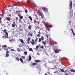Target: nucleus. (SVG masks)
<instances>
[{"label": "nucleus", "instance_id": "nucleus-1", "mask_svg": "<svg viewBox=\"0 0 75 75\" xmlns=\"http://www.w3.org/2000/svg\"><path fill=\"white\" fill-rule=\"evenodd\" d=\"M44 24V25L45 26V28L46 29V30L48 31L50 30V28H51L52 27V25H48L47 24V23L46 22L44 21L42 22Z\"/></svg>", "mask_w": 75, "mask_h": 75}, {"label": "nucleus", "instance_id": "nucleus-2", "mask_svg": "<svg viewBox=\"0 0 75 75\" xmlns=\"http://www.w3.org/2000/svg\"><path fill=\"white\" fill-rule=\"evenodd\" d=\"M34 23L35 24H37L39 25L40 23V21H37L36 20H33Z\"/></svg>", "mask_w": 75, "mask_h": 75}, {"label": "nucleus", "instance_id": "nucleus-3", "mask_svg": "<svg viewBox=\"0 0 75 75\" xmlns=\"http://www.w3.org/2000/svg\"><path fill=\"white\" fill-rule=\"evenodd\" d=\"M32 41L33 42H32V41L30 42V43L32 45H35L36 44V43H35V41L34 40L32 39Z\"/></svg>", "mask_w": 75, "mask_h": 75}, {"label": "nucleus", "instance_id": "nucleus-4", "mask_svg": "<svg viewBox=\"0 0 75 75\" xmlns=\"http://www.w3.org/2000/svg\"><path fill=\"white\" fill-rule=\"evenodd\" d=\"M38 12H39L40 15V16H41V18H43V16L42 15V13H41V12L39 10H38Z\"/></svg>", "mask_w": 75, "mask_h": 75}, {"label": "nucleus", "instance_id": "nucleus-5", "mask_svg": "<svg viewBox=\"0 0 75 75\" xmlns=\"http://www.w3.org/2000/svg\"><path fill=\"white\" fill-rule=\"evenodd\" d=\"M54 52L55 54H57L59 52V51L58 49H57L55 50Z\"/></svg>", "mask_w": 75, "mask_h": 75}, {"label": "nucleus", "instance_id": "nucleus-6", "mask_svg": "<svg viewBox=\"0 0 75 75\" xmlns=\"http://www.w3.org/2000/svg\"><path fill=\"white\" fill-rule=\"evenodd\" d=\"M42 10L43 11L45 12L46 11H47V8L43 7L42 8Z\"/></svg>", "mask_w": 75, "mask_h": 75}, {"label": "nucleus", "instance_id": "nucleus-7", "mask_svg": "<svg viewBox=\"0 0 75 75\" xmlns=\"http://www.w3.org/2000/svg\"><path fill=\"white\" fill-rule=\"evenodd\" d=\"M72 2L71 1L70 3V4L69 6L70 7V9H72Z\"/></svg>", "mask_w": 75, "mask_h": 75}, {"label": "nucleus", "instance_id": "nucleus-8", "mask_svg": "<svg viewBox=\"0 0 75 75\" xmlns=\"http://www.w3.org/2000/svg\"><path fill=\"white\" fill-rule=\"evenodd\" d=\"M30 38H29L27 39V44H28L30 43Z\"/></svg>", "mask_w": 75, "mask_h": 75}, {"label": "nucleus", "instance_id": "nucleus-9", "mask_svg": "<svg viewBox=\"0 0 75 75\" xmlns=\"http://www.w3.org/2000/svg\"><path fill=\"white\" fill-rule=\"evenodd\" d=\"M41 62V61L40 60H37V59H36L35 60V62L36 63L40 62Z\"/></svg>", "mask_w": 75, "mask_h": 75}, {"label": "nucleus", "instance_id": "nucleus-10", "mask_svg": "<svg viewBox=\"0 0 75 75\" xmlns=\"http://www.w3.org/2000/svg\"><path fill=\"white\" fill-rule=\"evenodd\" d=\"M19 40L21 41V42L22 44H23L24 41H23V39H19Z\"/></svg>", "mask_w": 75, "mask_h": 75}, {"label": "nucleus", "instance_id": "nucleus-11", "mask_svg": "<svg viewBox=\"0 0 75 75\" xmlns=\"http://www.w3.org/2000/svg\"><path fill=\"white\" fill-rule=\"evenodd\" d=\"M32 0H27V4L30 3L31 2Z\"/></svg>", "mask_w": 75, "mask_h": 75}, {"label": "nucleus", "instance_id": "nucleus-12", "mask_svg": "<svg viewBox=\"0 0 75 75\" xmlns=\"http://www.w3.org/2000/svg\"><path fill=\"white\" fill-rule=\"evenodd\" d=\"M71 31L73 33V35L74 36H75V33H74V32L72 28L71 29Z\"/></svg>", "mask_w": 75, "mask_h": 75}, {"label": "nucleus", "instance_id": "nucleus-13", "mask_svg": "<svg viewBox=\"0 0 75 75\" xmlns=\"http://www.w3.org/2000/svg\"><path fill=\"white\" fill-rule=\"evenodd\" d=\"M31 27H32V25H29L28 26V28L29 29V30H31V29H32Z\"/></svg>", "mask_w": 75, "mask_h": 75}, {"label": "nucleus", "instance_id": "nucleus-14", "mask_svg": "<svg viewBox=\"0 0 75 75\" xmlns=\"http://www.w3.org/2000/svg\"><path fill=\"white\" fill-rule=\"evenodd\" d=\"M11 47H8V48H6V49H4V50H6V51H8L9 49H10V48H11Z\"/></svg>", "mask_w": 75, "mask_h": 75}, {"label": "nucleus", "instance_id": "nucleus-15", "mask_svg": "<svg viewBox=\"0 0 75 75\" xmlns=\"http://www.w3.org/2000/svg\"><path fill=\"white\" fill-rule=\"evenodd\" d=\"M70 71L71 72H73V73H75V70H74V69H71L70 70Z\"/></svg>", "mask_w": 75, "mask_h": 75}, {"label": "nucleus", "instance_id": "nucleus-16", "mask_svg": "<svg viewBox=\"0 0 75 75\" xmlns=\"http://www.w3.org/2000/svg\"><path fill=\"white\" fill-rule=\"evenodd\" d=\"M19 60L21 62V63H23V59H22V58H20L19 59Z\"/></svg>", "mask_w": 75, "mask_h": 75}, {"label": "nucleus", "instance_id": "nucleus-17", "mask_svg": "<svg viewBox=\"0 0 75 75\" xmlns=\"http://www.w3.org/2000/svg\"><path fill=\"white\" fill-rule=\"evenodd\" d=\"M38 39H39V40H38V42H41L42 41V39L41 38H38Z\"/></svg>", "mask_w": 75, "mask_h": 75}, {"label": "nucleus", "instance_id": "nucleus-18", "mask_svg": "<svg viewBox=\"0 0 75 75\" xmlns=\"http://www.w3.org/2000/svg\"><path fill=\"white\" fill-rule=\"evenodd\" d=\"M32 59L31 56L30 55L29 56V61H30Z\"/></svg>", "mask_w": 75, "mask_h": 75}, {"label": "nucleus", "instance_id": "nucleus-19", "mask_svg": "<svg viewBox=\"0 0 75 75\" xmlns=\"http://www.w3.org/2000/svg\"><path fill=\"white\" fill-rule=\"evenodd\" d=\"M42 43L45 46V45H46V43L45 42H44L43 40L42 41Z\"/></svg>", "mask_w": 75, "mask_h": 75}, {"label": "nucleus", "instance_id": "nucleus-20", "mask_svg": "<svg viewBox=\"0 0 75 75\" xmlns=\"http://www.w3.org/2000/svg\"><path fill=\"white\" fill-rule=\"evenodd\" d=\"M37 64V63H34L32 64V65L33 66H35V65H36Z\"/></svg>", "mask_w": 75, "mask_h": 75}, {"label": "nucleus", "instance_id": "nucleus-21", "mask_svg": "<svg viewBox=\"0 0 75 75\" xmlns=\"http://www.w3.org/2000/svg\"><path fill=\"white\" fill-rule=\"evenodd\" d=\"M28 18H29V19H30V20L31 21H33L32 18L30 16H29Z\"/></svg>", "mask_w": 75, "mask_h": 75}, {"label": "nucleus", "instance_id": "nucleus-22", "mask_svg": "<svg viewBox=\"0 0 75 75\" xmlns=\"http://www.w3.org/2000/svg\"><path fill=\"white\" fill-rule=\"evenodd\" d=\"M17 5H18V4H13V6H17Z\"/></svg>", "mask_w": 75, "mask_h": 75}, {"label": "nucleus", "instance_id": "nucleus-23", "mask_svg": "<svg viewBox=\"0 0 75 75\" xmlns=\"http://www.w3.org/2000/svg\"><path fill=\"white\" fill-rule=\"evenodd\" d=\"M6 20L8 21H9L10 20V19L8 17H6Z\"/></svg>", "mask_w": 75, "mask_h": 75}, {"label": "nucleus", "instance_id": "nucleus-24", "mask_svg": "<svg viewBox=\"0 0 75 75\" xmlns=\"http://www.w3.org/2000/svg\"><path fill=\"white\" fill-rule=\"evenodd\" d=\"M3 32L4 33H7V30L6 29H5L3 31Z\"/></svg>", "mask_w": 75, "mask_h": 75}, {"label": "nucleus", "instance_id": "nucleus-25", "mask_svg": "<svg viewBox=\"0 0 75 75\" xmlns=\"http://www.w3.org/2000/svg\"><path fill=\"white\" fill-rule=\"evenodd\" d=\"M29 51H33L32 49L30 48H29Z\"/></svg>", "mask_w": 75, "mask_h": 75}, {"label": "nucleus", "instance_id": "nucleus-26", "mask_svg": "<svg viewBox=\"0 0 75 75\" xmlns=\"http://www.w3.org/2000/svg\"><path fill=\"white\" fill-rule=\"evenodd\" d=\"M16 59L17 61H19V58L18 57H16Z\"/></svg>", "mask_w": 75, "mask_h": 75}, {"label": "nucleus", "instance_id": "nucleus-27", "mask_svg": "<svg viewBox=\"0 0 75 75\" xmlns=\"http://www.w3.org/2000/svg\"><path fill=\"white\" fill-rule=\"evenodd\" d=\"M60 71H62V72H64V73H65V72H64V70H62V69H60Z\"/></svg>", "mask_w": 75, "mask_h": 75}, {"label": "nucleus", "instance_id": "nucleus-28", "mask_svg": "<svg viewBox=\"0 0 75 75\" xmlns=\"http://www.w3.org/2000/svg\"><path fill=\"white\" fill-rule=\"evenodd\" d=\"M19 18L21 20L23 19V16H19Z\"/></svg>", "mask_w": 75, "mask_h": 75}, {"label": "nucleus", "instance_id": "nucleus-29", "mask_svg": "<svg viewBox=\"0 0 75 75\" xmlns=\"http://www.w3.org/2000/svg\"><path fill=\"white\" fill-rule=\"evenodd\" d=\"M2 47H4V48H6L7 47V46L5 45H4L2 46Z\"/></svg>", "mask_w": 75, "mask_h": 75}, {"label": "nucleus", "instance_id": "nucleus-30", "mask_svg": "<svg viewBox=\"0 0 75 75\" xmlns=\"http://www.w3.org/2000/svg\"><path fill=\"white\" fill-rule=\"evenodd\" d=\"M16 13L17 14L18 13H20V12L18 11H16Z\"/></svg>", "mask_w": 75, "mask_h": 75}, {"label": "nucleus", "instance_id": "nucleus-31", "mask_svg": "<svg viewBox=\"0 0 75 75\" xmlns=\"http://www.w3.org/2000/svg\"><path fill=\"white\" fill-rule=\"evenodd\" d=\"M4 10L2 11V15L1 16L2 18H3V16L4 15Z\"/></svg>", "mask_w": 75, "mask_h": 75}, {"label": "nucleus", "instance_id": "nucleus-32", "mask_svg": "<svg viewBox=\"0 0 75 75\" xmlns=\"http://www.w3.org/2000/svg\"><path fill=\"white\" fill-rule=\"evenodd\" d=\"M38 40V38L36 37V39L35 40V42H37Z\"/></svg>", "mask_w": 75, "mask_h": 75}, {"label": "nucleus", "instance_id": "nucleus-33", "mask_svg": "<svg viewBox=\"0 0 75 75\" xmlns=\"http://www.w3.org/2000/svg\"><path fill=\"white\" fill-rule=\"evenodd\" d=\"M9 56V55L8 54H6V57H8Z\"/></svg>", "mask_w": 75, "mask_h": 75}, {"label": "nucleus", "instance_id": "nucleus-34", "mask_svg": "<svg viewBox=\"0 0 75 75\" xmlns=\"http://www.w3.org/2000/svg\"><path fill=\"white\" fill-rule=\"evenodd\" d=\"M12 27L15 28V25L14 24H12Z\"/></svg>", "mask_w": 75, "mask_h": 75}, {"label": "nucleus", "instance_id": "nucleus-35", "mask_svg": "<svg viewBox=\"0 0 75 75\" xmlns=\"http://www.w3.org/2000/svg\"><path fill=\"white\" fill-rule=\"evenodd\" d=\"M24 54H25V55H27V52H24Z\"/></svg>", "mask_w": 75, "mask_h": 75}, {"label": "nucleus", "instance_id": "nucleus-36", "mask_svg": "<svg viewBox=\"0 0 75 75\" xmlns=\"http://www.w3.org/2000/svg\"><path fill=\"white\" fill-rule=\"evenodd\" d=\"M41 40H44V37L43 36H42L41 37Z\"/></svg>", "mask_w": 75, "mask_h": 75}, {"label": "nucleus", "instance_id": "nucleus-37", "mask_svg": "<svg viewBox=\"0 0 75 75\" xmlns=\"http://www.w3.org/2000/svg\"><path fill=\"white\" fill-rule=\"evenodd\" d=\"M17 15L18 16H19V17L21 16V14H19V13H18Z\"/></svg>", "mask_w": 75, "mask_h": 75}, {"label": "nucleus", "instance_id": "nucleus-38", "mask_svg": "<svg viewBox=\"0 0 75 75\" xmlns=\"http://www.w3.org/2000/svg\"><path fill=\"white\" fill-rule=\"evenodd\" d=\"M39 47V45H37V46H36V49H38Z\"/></svg>", "mask_w": 75, "mask_h": 75}, {"label": "nucleus", "instance_id": "nucleus-39", "mask_svg": "<svg viewBox=\"0 0 75 75\" xmlns=\"http://www.w3.org/2000/svg\"><path fill=\"white\" fill-rule=\"evenodd\" d=\"M25 12L26 13H28V11L27 9H25Z\"/></svg>", "mask_w": 75, "mask_h": 75}, {"label": "nucleus", "instance_id": "nucleus-40", "mask_svg": "<svg viewBox=\"0 0 75 75\" xmlns=\"http://www.w3.org/2000/svg\"><path fill=\"white\" fill-rule=\"evenodd\" d=\"M17 50H18V52H19L20 51V49L19 48H18L17 49Z\"/></svg>", "mask_w": 75, "mask_h": 75}, {"label": "nucleus", "instance_id": "nucleus-41", "mask_svg": "<svg viewBox=\"0 0 75 75\" xmlns=\"http://www.w3.org/2000/svg\"><path fill=\"white\" fill-rule=\"evenodd\" d=\"M29 35L30 36H32L33 34L30 33V34H29Z\"/></svg>", "mask_w": 75, "mask_h": 75}, {"label": "nucleus", "instance_id": "nucleus-42", "mask_svg": "<svg viewBox=\"0 0 75 75\" xmlns=\"http://www.w3.org/2000/svg\"><path fill=\"white\" fill-rule=\"evenodd\" d=\"M40 48L42 49H43L44 48V47L43 46H40Z\"/></svg>", "mask_w": 75, "mask_h": 75}, {"label": "nucleus", "instance_id": "nucleus-43", "mask_svg": "<svg viewBox=\"0 0 75 75\" xmlns=\"http://www.w3.org/2000/svg\"><path fill=\"white\" fill-rule=\"evenodd\" d=\"M9 53V52H8V51H6V54H8Z\"/></svg>", "mask_w": 75, "mask_h": 75}, {"label": "nucleus", "instance_id": "nucleus-44", "mask_svg": "<svg viewBox=\"0 0 75 75\" xmlns=\"http://www.w3.org/2000/svg\"><path fill=\"white\" fill-rule=\"evenodd\" d=\"M11 51H15V50L12 49H11Z\"/></svg>", "mask_w": 75, "mask_h": 75}, {"label": "nucleus", "instance_id": "nucleus-45", "mask_svg": "<svg viewBox=\"0 0 75 75\" xmlns=\"http://www.w3.org/2000/svg\"><path fill=\"white\" fill-rule=\"evenodd\" d=\"M37 36L38 37H40V35H39V34H38Z\"/></svg>", "mask_w": 75, "mask_h": 75}, {"label": "nucleus", "instance_id": "nucleus-46", "mask_svg": "<svg viewBox=\"0 0 75 75\" xmlns=\"http://www.w3.org/2000/svg\"><path fill=\"white\" fill-rule=\"evenodd\" d=\"M22 57L23 58V59H25V57H24V56H23V57Z\"/></svg>", "mask_w": 75, "mask_h": 75}, {"label": "nucleus", "instance_id": "nucleus-47", "mask_svg": "<svg viewBox=\"0 0 75 75\" xmlns=\"http://www.w3.org/2000/svg\"><path fill=\"white\" fill-rule=\"evenodd\" d=\"M6 33V35L7 36H8V33L7 32L5 33Z\"/></svg>", "mask_w": 75, "mask_h": 75}, {"label": "nucleus", "instance_id": "nucleus-48", "mask_svg": "<svg viewBox=\"0 0 75 75\" xmlns=\"http://www.w3.org/2000/svg\"><path fill=\"white\" fill-rule=\"evenodd\" d=\"M46 37H47V38H48V35H46Z\"/></svg>", "mask_w": 75, "mask_h": 75}, {"label": "nucleus", "instance_id": "nucleus-49", "mask_svg": "<svg viewBox=\"0 0 75 75\" xmlns=\"http://www.w3.org/2000/svg\"><path fill=\"white\" fill-rule=\"evenodd\" d=\"M17 6H18V7H20V6H21V5H19V4H18Z\"/></svg>", "mask_w": 75, "mask_h": 75}, {"label": "nucleus", "instance_id": "nucleus-50", "mask_svg": "<svg viewBox=\"0 0 75 75\" xmlns=\"http://www.w3.org/2000/svg\"><path fill=\"white\" fill-rule=\"evenodd\" d=\"M13 24H16V23H15V22H13Z\"/></svg>", "mask_w": 75, "mask_h": 75}, {"label": "nucleus", "instance_id": "nucleus-51", "mask_svg": "<svg viewBox=\"0 0 75 75\" xmlns=\"http://www.w3.org/2000/svg\"><path fill=\"white\" fill-rule=\"evenodd\" d=\"M8 38V37L7 36H5V38Z\"/></svg>", "mask_w": 75, "mask_h": 75}, {"label": "nucleus", "instance_id": "nucleus-52", "mask_svg": "<svg viewBox=\"0 0 75 75\" xmlns=\"http://www.w3.org/2000/svg\"><path fill=\"white\" fill-rule=\"evenodd\" d=\"M16 19L17 20H18V17H16Z\"/></svg>", "mask_w": 75, "mask_h": 75}, {"label": "nucleus", "instance_id": "nucleus-53", "mask_svg": "<svg viewBox=\"0 0 75 75\" xmlns=\"http://www.w3.org/2000/svg\"><path fill=\"white\" fill-rule=\"evenodd\" d=\"M38 34H41V33L40 32V31L38 32Z\"/></svg>", "mask_w": 75, "mask_h": 75}, {"label": "nucleus", "instance_id": "nucleus-54", "mask_svg": "<svg viewBox=\"0 0 75 75\" xmlns=\"http://www.w3.org/2000/svg\"><path fill=\"white\" fill-rule=\"evenodd\" d=\"M65 75H69L68 74H65Z\"/></svg>", "mask_w": 75, "mask_h": 75}, {"label": "nucleus", "instance_id": "nucleus-55", "mask_svg": "<svg viewBox=\"0 0 75 75\" xmlns=\"http://www.w3.org/2000/svg\"><path fill=\"white\" fill-rule=\"evenodd\" d=\"M21 20L20 19V20H19V22H21Z\"/></svg>", "mask_w": 75, "mask_h": 75}, {"label": "nucleus", "instance_id": "nucleus-56", "mask_svg": "<svg viewBox=\"0 0 75 75\" xmlns=\"http://www.w3.org/2000/svg\"><path fill=\"white\" fill-rule=\"evenodd\" d=\"M11 15H10V14H9V16L11 17Z\"/></svg>", "mask_w": 75, "mask_h": 75}, {"label": "nucleus", "instance_id": "nucleus-57", "mask_svg": "<svg viewBox=\"0 0 75 75\" xmlns=\"http://www.w3.org/2000/svg\"><path fill=\"white\" fill-rule=\"evenodd\" d=\"M1 17H0V20L1 21Z\"/></svg>", "mask_w": 75, "mask_h": 75}, {"label": "nucleus", "instance_id": "nucleus-58", "mask_svg": "<svg viewBox=\"0 0 75 75\" xmlns=\"http://www.w3.org/2000/svg\"><path fill=\"white\" fill-rule=\"evenodd\" d=\"M30 33V32H29V33H28V34H29Z\"/></svg>", "mask_w": 75, "mask_h": 75}, {"label": "nucleus", "instance_id": "nucleus-59", "mask_svg": "<svg viewBox=\"0 0 75 75\" xmlns=\"http://www.w3.org/2000/svg\"><path fill=\"white\" fill-rule=\"evenodd\" d=\"M35 17H36L37 18V17H38L37 16V15H36L35 16Z\"/></svg>", "mask_w": 75, "mask_h": 75}, {"label": "nucleus", "instance_id": "nucleus-60", "mask_svg": "<svg viewBox=\"0 0 75 75\" xmlns=\"http://www.w3.org/2000/svg\"><path fill=\"white\" fill-rule=\"evenodd\" d=\"M45 75H48L47 74H45Z\"/></svg>", "mask_w": 75, "mask_h": 75}, {"label": "nucleus", "instance_id": "nucleus-61", "mask_svg": "<svg viewBox=\"0 0 75 75\" xmlns=\"http://www.w3.org/2000/svg\"><path fill=\"white\" fill-rule=\"evenodd\" d=\"M2 38H4V36H2Z\"/></svg>", "mask_w": 75, "mask_h": 75}, {"label": "nucleus", "instance_id": "nucleus-62", "mask_svg": "<svg viewBox=\"0 0 75 75\" xmlns=\"http://www.w3.org/2000/svg\"><path fill=\"white\" fill-rule=\"evenodd\" d=\"M37 54H38V55H40V54H39V53H37Z\"/></svg>", "mask_w": 75, "mask_h": 75}, {"label": "nucleus", "instance_id": "nucleus-63", "mask_svg": "<svg viewBox=\"0 0 75 75\" xmlns=\"http://www.w3.org/2000/svg\"><path fill=\"white\" fill-rule=\"evenodd\" d=\"M74 15H75V13H74Z\"/></svg>", "mask_w": 75, "mask_h": 75}, {"label": "nucleus", "instance_id": "nucleus-64", "mask_svg": "<svg viewBox=\"0 0 75 75\" xmlns=\"http://www.w3.org/2000/svg\"><path fill=\"white\" fill-rule=\"evenodd\" d=\"M69 22H70V23H71V21H70Z\"/></svg>", "mask_w": 75, "mask_h": 75}]
</instances>
